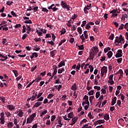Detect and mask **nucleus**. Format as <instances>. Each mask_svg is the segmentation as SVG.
Listing matches in <instances>:
<instances>
[{
    "label": "nucleus",
    "instance_id": "obj_44",
    "mask_svg": "<svg viewBox=\"0 0 128 128\" xmlns=\"http://www.w3.org/2000/svg\"><path fill=\"white\" fill-rule=\"evenodd\" d=\"M76 72H78V70H80V63H78V64L76 66Z\"/></svg>",
    "mask_w": 128,
    "mask_h": 128
},
{
    "label": "nucleus",
    "instance_id": "obj_32",
    "mask_svg": "<svg viewBox=\"0 0 128 128\" xmlns=\"http://www.w3.org/2000/svg\"><path fill=\"white\" fill-rule=\"evenodd\" d=\"M24 24H32V20H26L24 22Z\"/></svg>",
    "mask_w": 128,
    "mask_h": 128
},
{
    "label": "nucleus",
    "instance_id": "obj_31",
    "mask_svg": "<svg viewBox=\"0 0 128 128\" xmlns=\"http://www.w3.org/2000/svg\"><path fill=\"white\" fill-rule=\"evenodd\" d=\"M32 98H28L27 99V101L28 102L29 100H36V96H32Z\"/></svg>",
    "mask_w": 128,
    "mask_h": 128
},
{
    "label": "nucleus",
    "instance_id": "obj_43",
    "mask_svg": "<svg viewBox=\"0 0 128 128\" xmlns=\"http://www.w3.org/2000/svg\"><path fill=\"white\" fill-rule=\"evenodd\" d=\"M12 4H14V2L12 1H7L6 2V4L8 6H12Z\"/></svg>",
    "mask_w": 128,
    "mask_h": 128
},
{
    "label": "nucleus",
    "instance_id": "obj_49",
    "mask_svg": "<svg viewBox=\"0 0 128 128\" xmlns=\"http://www.w3.org/2000/svg\"><path fill=\"white\" fill-rule=\"evenodd\" d=\"M15 28H22V24H16L15 26H14Z\"/></svg>",
    "mask_w": 128,
    "mask_h": 128
},
{
    "label": "nucleus",
    "instance_id": "obj_36",
    "mask_svg": "<svg viewBox=\"0 0 128 128\" xmlns=\"http://www.w3.org/2000/svg\"><path fill=\"white\" fill-rule=\"evenodd\" d=\"M88 68L90 69V72H94V66L92 65H90Z\"/></svg>",
    "mask_w": 128,
    "mask_h": 128
},
{
    "label": "nucleus",
    "instance_id": "obj_6",
    "mask_svg": "<svg viewBox=\"0 0 128 128\" xmlns=\"http://www.w3.org/2000/svg\"><path fill=\"white\" fill-rule=\"evenodd\" d=\"M26 34H30V32H32V28H30V25L26 24Z\"/></svg>",
    "mask_w": 128,
    "mask_h": 128
},
{
    "label": "nucleus",
    "instance_id": "obj_54",
    "mask_svg": "<svg viewBox=\"0 0 128 128\" xmlns=\"http://www.w3.org/2000/svg\"><path fill=\"white\" fill-rule=\"evenodd\" d=\"M34 42H40V40H42V39H40V38H34Z\"/></svg>",
    "mask_w": 128,
    "mask_h": 128
},
{
    "label": "nucleus",
    "instance_id": "obj_61",
    "mask_svg": "<svg viewBox=\"0 0 128 128\" xmlns=\"http://www.w3.org/2000/svg\"><path fill=\"white\" fill-rule=\"evenodd\" d=\"M86 21L84 20L82 22V24H81V26H82V28H83V26H86Z\"/></svg>",
    "mask_w": 128,
    "mask_h": 128
},
{
    "label": "nucleus",
    "instance_id": "obj_34",
    "mask_svg": "<svg viewBox=\"0 0 128 128\" xmlns=\"http://www.w3.org/2000/svg\"><path fill=\"white\" fill-rule=\"evenodd\" d=\"M66 39H63L62 40H60V42L58 44V46H62L64 42H66Z\"/></svg>",
    "mask_w": 128,
    "mask_h": 128
},
{
    "label": "nucleus",
    "instance_id": "obj_14",
    "mask_svg": "<svg viewBox=\"0 0 128 128\" xmlns=\"http://www.w3.org/2000/svg\"><path fill=\"white\" fill-rule=\"evenodd\" d=\"M33 120H34L33 119H32L31 118L29 117L27 118L26 124H32V122Z\"/></svg>",
    "mask_w": 128,
    "mask_h": 128
},
{
    "label": "nucleus",
    "instance_id": "obj_62",
    "mask_svg": "<svg viewBox=\"0 0 128 128\" xmlns=\"http://www.w3.org/2000/svg\"><path fill=\"white\" fill-rule=\"evenodd\" d=\"M28 37V34H25L23 35V36H22V40H26V38Z\"/></svg>",
    "mask_w": 128,
    "mask_h": 128
},
{
    "label": "nucleus",
    "instance_id": "obj_19",
    "mask_svg": "<svg viewBox=\"0 0 128 128\" xmlns=\"http://www.w3.org/2000/svg\"><path fill=\"white\" fill-rule=\"evenodd\" d=\"M104 120H110V115L106 114H105L104 116Z\"/></svg>",
    "mask_w": 128,
    "mask_h": 128
},
{
    "label": "nucleus",
    "instance_id": "obj_29",
    "mask_svg": "<svg viewBox=\"0 0 128 128\" xmlns=\"http://www.w3.org/2000/svg\"><path fill=\"white\" fill-rule=\"evenodd\" d=\"M6 116H7V118H10L12 116V114L9 112H4Z\"/></svg>",
    "mask_w": 128,
    "mask_h": 128
},
{
    "label": "nucleus",
    "instance_id": "obj_55",
    "mask_svg": "<svg viewBox=\"0 0 128 128\" xmlns=\"http://www.w3.org/2000/svg\"><path fill=\"white\" fill-rule=\"evenodd\" d=\"M0 124H4V118H0Z\"/></svg>",
    "mask_w": 128,
    "mask_h": 128
},
{
    "label": "nucleus",
    "instance_id": "obj_5",
    "mask_svg": "<svg viewBox=\"0 0 128 128\" xmlns=\"http://www.w3.org/2000/svg\"><path fill=\"white\" fill-rule=\"evenodd\" d=\"M6 108H8V110H14L16 108L14 107V106L12 104L8 105L6 106Z\"/></svg>",
    "mask_w": 128,
    "mask_h": 128
},
{
    "label": "nucleus",
    "instance_id": "obj_21",
    "mask_svg": "<svg viewBox=\"0 0 128 128\" xmlns=\"http://www.w3.org/2000/svg\"><path fill=\"white\" fill-rule=\"evenodd\" d=\"M65 63L64 61H62L61 62H60L58 66V68H62L63 66H64Z\"/></svg>",
    "mask_w": 128,
    "mask_h": 128
},
{
    "label": "nucleus",
    "instance_id": "obj_57",
    "mask_svg": "<svg viewBox=\"0 0 128 128\" xmlns=\"http://www.w3.org/2000/svg\"><path fill=\"white\" fill-rule=\"evenodd\" d=\"M124 24H121L118 28V30H124Z\"/></svg>",
    "mask_w": 128,
    "mask_h": 128
},
{
    "label": "nucleus",
    "instance_id": "obj_42",
    "mask_svg": "<svg viewBox=\"0 0 128 128\" xmlns=\"http://www.w3.org/2000/svg\"><path fill=\"white\" fill-rule=\"evenodd\" d=\"M108 50H110V48L107 47L104 49V52L106 53L108 52Z\"/></svg>",
    "mask_w": 128,
    "mask_h": 128
},
{
    "label": "nucleus",
    "instance_id": "obj_51",
    "mask_svg": "<svg viewBox=\"0 0 128 128\" xmlns=\"http://www.w3.org/2000/svg\"><path fill=\"white\" fill-rule=\"evenodd\" d=\"M94 90H100V86H94Z\"/></svg>",
    "mask_w": 128,
    "mask_h": 128
},
{
    "label": "nucleus",
    "instance_id": "obj_41",
    "mask_svg": "<svg viewBox=\"0 0 128 128\" xmlns=\"http://www.w3.org/2000/svg\"><path fill=\"white\" fill-rule=\"evenodd\" d=\"M18 116H20V118H22L24 116V112L22 111H20L18 114Z\"/></svg>",
    "mask_w": 128,
    "mask_h": 128
},
{
    "label": "nucleus",
    "instance_id": "obj_59",
    "mask_svg": "<svg viewBox=\"0 0 128 128\" xmlns=\"http://www.w3.org/2000/svg\"><path fill=\"white\" fill-rule=\"evenodd\" d=\"M64 18V16H62V15H60L58 18V20H62Z\"/></svg>",
    "mask_w": 128,
    "mask_h": 128
},
{
    "label": "nucleus",
    "instance_id": "obj_9",
    "mask_svg": "<svg viewBox=\"0 0 128 128\" xmlns=\"http://www.w3.org/2000/svg\"><path fill=\"white\" fill-rule=\"evenodd\" d=\"M42 102H36L34 106H33V108H38L40 106H41Z\"/></svg>",
    "mask_w": 128,
    "mask_h": 128
},
{
    "label": "nucleus",
    "instance_id": "obj_58",
    "mask_svg": "<svg viewBox=\"0 0 128 128\" xmlns=\"http://www.w3.org/2000/svg\"><path fill=\"white\" fill-rule=\"evenodd\" d=\"M54 41L50 40V41H48V44H51L52 46H54Z\"/></svg>",
    "mask_w": 128,
    "mask_h": 128
},
{
    "label": "nucleus",
    "instance_id": "obj_15",
    "mask_svg": "<svg viewBox=\"0 0 128 128\" xmlns=\"http://www.w3.org/2000/svg\"><path fill=\"white\" fill-rule=\"evenodd\" d=\"M40 80H42V77H40V76H38L35 79L36 82H40Z\"/></svg>",
    "mask_w": 128,
    "mask_h": 128
},
{
    "label": "nucleus",
    "instance_id": "obj_60",
    "mask_svg": "<svg viewBox=\"0 0 128 128\" xmlns=\"http://www.w3.org/2000/svg\"><path fill=\"white\" fill-rule=\"evenodd\" d=\"M108 78H109V80H113L114 74L110 75Z\"/></svg>",
    "mask_w": 128,
    "mask_h": 128
},
{
    "label": "nucleus",
    "instance_id": "obj_52",
    "mask_svg": "<svg viewBox=\"0 0 128 128\" xmlns=\"http://www.w3.org/2000/svg\"><path fill=\"white\" fill-rule=\"evenodd\" d=\"M0 118H4V112H2L0 114Z\"/></svg>",
    "mask_w": 128,
    "mask_h": 128
},
{
    "label": "nucleus",
    "instance_id": "obj_33",
    "mask_svg": "<svg viewBox=\"0 0 128 128\" xmlns=\"http://www.w3.org/2000/svg\"><path fill=\"white\" fill-rule=\"evenodd\" d=\"M122 54L120 53H116V58H122Z\"/></svg>",
    "mask_w": 128,
    "mask_h": 128
},
{
    "label": "nucleus",
    "instance_id": "obj_39",
    "mask_svg": "<svg viewBox=\"0 0 128 128\" xmlns=\"http://www.w3.org/2000/svg\"><path fill=\"white\" fill-rule=\"evenodd\" d=\"M60 32H61V34H60V36H62V34H66V28H63L62 30Z\"/></svg>",
    "mask_w": 128,
    "mask_h": 128
},
{
    "label": "nucleus",
    "instance_id": "obj_28",
    "mask_svg": "<svg viewBox=\"0 0 128 128\" xmlns=\"http://www.w3.org/2000/svg\"><path fill=\"white\" fill-rule=\"evenodd\" d=\"M94 90H93L88 92V96H94Z\"/></svg>",
    "mask_w": 128,
    "mask_h": 128
},
{
    "label": "nucleus",
    "instance_id": "obj_18",
    "mask_svg": "<svg viewBox=\"0 0 128 128\" xmlns=\"http://www.w3.org/2000/svg\"><path fill=\"white\" fill-rule=\"evenodd\" d=\"M107 56L108 58H110L112 56V51H109L107 54Z\"/></svg>",
    "mask_w": 128,
    "mask_h": 128
},
{
    "label": "nucleus",
    "instance_id": "obj_23",
    "mask_svg": "<svg viewBox=\"0 0 128 128\" xmlns=\"http://www.w3.org/2000/svg\"><path fill=\"white\" fill-rule=\"evenodd\" d=\"M77 30L80 34H82V30L80 27H78L77 28Z\"/></svg>",
    "mask_w": 128,
    "mask_h": 128
},
{
    "label": "nucleus",
    "instance_id": "obj_11",
    "mask_svg": "<svg viewBox=\"0 0 128 128\" xmlns=\"http://www.w3.org/2000/svg\"><path fill=\"white\" fill-rule=\"evenodd\" d=\"M71 90H78V87L76 86V84L74 83L71 86Z\"/></svg>",
    "mask_w": 128,
    "mask_h": 128
},
{
    "label": "nucleus",
    "instance_id": "obj_16",
    "mask_svg": "<svg viewBox=\"0 0 128 128\" xmlns=\"http://www.w3.org/2000/svg\"><path fill=\"white\" fill-rule=\"evenodd\" d=\"M68 118H74V112H71L69 113L68 114Z\"/></svg>",
    "mask_w": 128,
    "mask_h": 128
},
{
    "label": "nucleus",
    "instance_id": "obj_64",
    "mask_svg": "<svg viewBox=\"0 0 128 128\" xmlns=\"http://www.w3.org/2000/svg\"><path fill=\"white\" fill-rule=\"evenodd\" d=\"M71 30H74H74H76V26L74 25L72 26V27Z\"/></svg>",
    "mask_w": 128,
    "mask_h": 128
},
{
    "label": "nucleus",
    "instance_id": "obj_10",
    "mask_svg": "<svg viewBox=\"0 0 128 128\" xmlns=\"http://www.w3.org/2000/svg\"><path fill=\"white\" fill-rule=\"evenodd\" d=\"M116 97H114L113 99L112 100V102H111V106H114L116 103Z\"/></svg>",
    "mask_w": 128,
    "mask_h": 128
},
{
    "label": "nucleus",
    "instance_id": "obj_45",
    "mask_svg": "<svg viewBox=\"0 0 128 128\" xmlns=\"http://www.w3.org/2000/svg\"><path fill=\"white\" fill-rule=\"evenodd\" d=\"M114 34H111L109 36V40H114Z\"/></svg>",
    "mask_w": 128,
    "mask_h": 128
},
{
    "label": "nucleus",
    "instance_id": "obj_25",
    "mask_svg": "<svg viewBox=\"0 0 128 128\" xmlns=\"http://www.w3.org/2000/svg\"><path fill=\"white\" fill-rule=\"evenodd\" d=\"M32 8L33 10L34 11V12H37L38 8V6H32Z\"/></svg>",
    "mask_w": 128,
    "mask_h": 128
},
{
    "label": "nucleus",
    "instance_id": "obj_22",
    "mask_svg": "<svg viewBox=\"0 0 128 128\" xmlns=\"http://www.w3.org/2000/svg\"><path fill=\"white\" fill-rule=\"evenodd\" d=\"M0 100H2L3 104H4V102H6V98L4 96H0Z\"/></svg>",
    "mask_w": 128,
    "mask_h": 128
},
{
    "label": "nucleus",
    "instance_id": "obj_24",
    "mask_svg": "<svg viewBox=\"0 0 128 128\" xmlns=\"http://www.w3.org/2000/svg\"><path fill=\"white\" fill-rule=\"evenodd\" d=\"M56 50H53L50 52V54L52 58H54V56L56 54H54V53L56 52Z\"/></svg>",
    "mask_w": 128,
    "mask_h": 128
},
{
    "label": "nucleus",
    "instance_id": "obj_48",
    "mask_svg": "<svg viewBox=\"0 0 128 128\" xmlns=\"http://www.w3.org/2000/svg\"><path fill=\"white\" fill-rule=\"evenodd\" d=\"M76 18H78V15L74 14V15L72 16V18H71L73 20H76Z\"/></svg>",
    "mask_w": 128,
    "mask_h": 128
},
{
    "label": "nucleus",
    "instance_id": "obj_50",
    "mask_svg": "<svg viewBox=\"0 0 128 128\" xmlns=\"http://www.w3.org/2000/svg\"><path fill=\"white\" fill-rule=\"evenodd\" d=\"M78 48H79V50H83L84 49V44H82L81 46H78Z\"/></svg>",
    "mask_w": 128,
    "mask_h": 128
},
{
    "label": "nucleus",
    "instance_id": "obj_17",
    "mask_svg": "<svg viewBox=\"0 0 128 128\" xmlns=\"http://www.w3.org/2000/svg\"><path fill=\"white\" fill-rule=\"evenodd\" d=\"M7 126L8 128H12V126H14V124L12 122H9L8 124H7Z\"/></svg>",
    "mask_w": 128,
    "mask_h": 128
},
{
    "label": "nucleus",
    "instance_id": "obj_12",
    "mask_svg": "<svg viewBox=\"0 0 128 128\" xmlns=\"http://www.w3.org/2000/svg\"><path fill=\"white\" fill-rule=\"evenodd\" d=\"M38 53L34 52H33V53L32 54V56H30V58L31 59H32V58H34H34H38Z\"/></svg>",
    "mask_w": 128,
    "mask_h": 128
},
{
    "label": "nucleus",
    "instance_id": "obj_38",
    "mask_svg": "<svg viewBox=\"0 0 128 128\" xmlns=\"http://www.w3.org/2000/svg\"><path fill=\"white\" fill-rule=\"evenodd\" d=\"M80 38H81L82 42H84V40H86V38H84V34H82L80 36Z\"/></svg>",
    "mask_w": 128,
    "mask_h": 128
},
{
    "label": "nucleus",
    "instance_id": "obj_53",
    "mask_svg": "<svg viewBox=\"0 0 128 128\" xmlns=\"http://www.w3.org/2000/svg\"><path fill=\"white\" fill-rule=\"evenodd\" d=\"M54 94H50L48 95V96H47L48 98H52L53 96H54Z\"/></svg>",
    "mask_w": 128,
    "mask_h": 128
},
{
    "label": "nucleus",
    "instance_id": "obj_8",
    "mask_svg": "<svg viewBox=\"0 0 128 128\" xmlns=\"http://www.w3.org/2000/svg\"><path fill=\"white\" fill-rule=\"evenodd\" d=\"M122 14H124L122 15V16L121 18L122 20H126V18H128V14H126V12H123Z\"/></svg>",
    "mask_w": 128,
    "mask_h": 128
},
{
    "label": "nucleus",
    "instance_id": "obj_30",
    "mask_svg": "<svg viewBox=\"0 0 128 128\" xmlns=\"http://www.w3.org/2000/svg\"><path fill=\"white\" fill-rule=\"evenodd\" d=\"M122 40H120V39L115 40V42H117L118 44H122Z\"/></svg>",
    "mask_w": 128,
    "mask_h": 128
},
{
    "label": "nucleus",
    "instance_id": "obj_46",
    "mask_svg": "<svg viewBox=\"0 0 128 128\" xmlns=\"http://www.w3.org/2000/svg\"><path fill=\"white\" fill-rule=\"evenodd\" d=\"M22 34H24L26 30V26H22Z\"/></svg>",
    "mask_w": 128,
    "mask_h": 128
},
{
    "label": "nucleus",
    "instance_id": "obj_56",
    "mask_svg": "<svg viewBox=\"0 0 128 128\" xmlns=\"http://www.w3.org/2000/svg\"><path fill=\"white\" fill-rule=\"evenodd\" d=\"M13 72H14L16 78V76H18V70H13Z\"/></svg>",
    "mask_w": 128,
    "mask_h": 128
},
{
    "label": "nucleus",
    "instance_id": "obj_4",
    "mask_svg": "<svg viewBox=\"0 0 128 128\" xmlns=\"http://www.w3.org/2000/svg\"><path fill=\"white\" fill-rule=\"evenodd\" d=\"M94 124H96H96H104V120H96Z\"/></svg>",
    "mask_w": 128,
    "mask_h": 128
},
{
    "label": "nucleus",
    "instance_id": "obj_40",
    "mask_svg": "<svg viewBox=\"0 0 128 128\" xmlns=\"http://www.w3.org/2000/svg\"><path fill=\"white\" fill-rule=\"evenodd\" d=\"M100 92H97L96 94V98H100Z\"/></svg>",
    "mask_w": 128,
    "mask_h": 128
},
{
    "label": "nucleus",
    "instance_id": "obj_13",
    "mask_svg": "<svg viewBox=\"0 0 128 128\" xmlns=\"http://www.w3.org/2000/svg\"><path fill=\"white\" fill-rule=\"evenodd\" d=\"M90 10V8L88 7V6H85L84 8V14H88V10Z\"/></svg>",
    "mask_w": 128,
    "mask_h": 128
},
{
    "label": "nucleus",
    "instance_id": "obj_20",
    "mask_svg": "<svg viewBox=\"0 0 128 128\" xmlns=\"http://www.w3.org/2000/svg\"><path fill=\"white\" fill-rule=\"evenodd\" d=\"M48 113V110H45L44 111H43L40 114V117L42 118V116L44 114H46Z\"/></svg>",
    "mask_w": 128,
    "mask_h": 128
},
{
    "label": "nucleus",
    "instance_id": "obj_35",
    "mask_svg": "<svg viewBox=\"0 0 128 128\" xmlns=\"http://www.w3.org/2000/svg\"><path fill=\"white\" fill-rule=\"evenodd\" d=\"M36 116V114L34 113L30 116V118L32 120H34V118L35 116Z\"/></svg>",
    "mask_w": 128,
    "mask_h": 128
},
{
    "label": "nucleus",
    "instance_id": "obj_63",
    "mask_svg": "<svg viewBox=\"0 0 128 128\" xmlns=\"http://www.w3.org/2000/svg\"><path fill=\"white\" fill-rule=\"evenodd\" d=\"M56 120V116L53 115L51 116V122H54Z\"/></svg>",
    "mask_w": 128,
    "mask_h": 128
},
{
    "label": "nucleus",
    "instance_id": "obj_26",
    "mask_svg": "<svg viewBox=\"0 0 128 128\" xmlns=\"http://www.w3.org/2000/svg\"><path fill=\"white\" fill-rule=\"evenodd\" d=\"M88 122V120L86 118L83 119L80 122V124L82 126V124H84V123H86Z\"/></svg>",
    "mask_w": 128,
    "mask_h": 128
},
{
    "label": "nucleus",
    "instance_id": "obj_3",
    "mask_svg": "<svg viewBox=\"0 0 128 128\" xmlns=\"http://www.w3.org/2000/svg\"><path fill=\"white\" fill-rule=\"evenodd\" d=\"M78 118L77 116H74L73 118H72L70 125L74 126V124L76 122L78 121Z\"/></svg>",
    "mask_w": 128,
    "mask_h": 128
},
{
    "label": "nucleus",
    "instance_id": "obj_37",
    "mask_svg": "<svg viewBox=\"0 0 128 128\" xmlns=\"http://www.w3.org/2000/svg\"><path fill=\"white\" fill-rule=\"evenodd\" d=\"M42 11L44 12H46L47 14L48 12V10L46 8H42Z\"/></svg>",
    "mask_w": 128,
    "mask_h": 128
},
{
    "label": "nucleus",
    "instance_id": "obj_7",
    "mask_svg": "<svg viewBox=\"0 0 128 128\" xmlns=\"http://www.w3.org/2000/svg\"><path fill=\"white\" fill-rule=\"evenodd\" d=\"M60 6L62 8L65 9L66 6H68V4L64 1L62 0L61 2Z\"/></svg>",
    "mask_w": 128,
    "mask_h": 128
},
{
    "label": "nucleus",
    "instance_id": "obj_47",
    "mask_svg": "<svg viewBox=\"0 0 128 128\" xmlns=\"http://www.w3.org/2000/svg\"><path fill=\"white\" fill-rule=\"evenodd\" d=\"M40 50V48H38V47H36V46H34L33 48V50H35L36 52H38V50Z\"/></svg>",
    "mask_w": 128,
    "mask_h": 128
},
{
    "label": "nucleus",
    "instance_id": "obj_27",
    "mask_svg": "<svg viewBox=\"0 0 128 128\" xmlns=\"http://www.w3.org/2000/svg\"><path fill=\"white\" fill-rule=\"evenodd\" d=\"M62 72H64V68H60L58 70V74H62Z\"/></svg>",
    "mask_w": 128,
    "mask_h": 128
},
{
    "label": "nucleus",
    "instance_id": "obj_1",
    "mask_svg": "<svg viewBox=\"0 0 128 128\" xmlns=\"http://www.w3.org/2000/svg\"><path fill=\"white\" fill-rule=\"evenodd\" d=\"M100 70H101V73H100L101 78H102L104 76V74H106V72H108V67L106 66H104L101 68Z\"/></svg>",
    "mask_w": 128,
    "mask_h": 128
},
{
    "label": "nucleus",
    "instance_id": "obj_2",
    "mask_svg": "<svg viewBox=\"0 0 128 128\" xmlns=\"http://www.w3.org/2000/svg\"><path fill=\"white\" fill-rule=\"evenodd\" d=\"M118 74H120L118 80H120V78H122V76H124V72L122 71V70L120 69L118 72L114 74V75Z\"/></svg>",
    "mask_w": 128,
    "mask_h": 128
}]
</instances>
